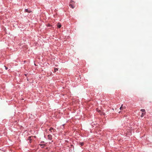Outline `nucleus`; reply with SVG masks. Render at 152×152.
Here are the masks:
<instances>
[{
	"label": "nucleus",
	"mask_w": 152,
	"mask_h": 152,
	"mask_svg": "<svg viewBox=\"0 0 152 152\" xmlns=\"http://www.w3.org/2000/svg\"><path fill=\"white\" fill-rule=\"evenodd\" d=\"M58 70V69H57V68H55L54 69V71L55 72H56Z\"/></svg>",
	"instance_id": "obj_12"
},
{
	"label": "nucleus",
	"mask_w": 152,
	"mask_h": 152,
	"mask_svg": "<svg viewBox=\"0 0 152 152\" xmlns=\"http://www.w3.org/2000/svg\"><path fill=\"white\" fill-rule=\"evenodd\" d=\"M32 137L31 136H30V137H28V139L29 140H31V137Z\"/></svg>",
	"instance_id": "obj_13"
},
{
	"label": "nucleus",
	"mask_w": 152,
	"mask_h": 152,
	"mask_svg": "<svg viewBox=\"0 0 152 152\" xmlns=\"http://www.w3.org/2000/svg\"><path fill=\"white\" fill-rule=\"evenodd\" d=\"M39 145L42 147V148H43L45 146V144H40Z\"/></svg>",
	"instance_id": "obj_8"
},
{
	"label": "nucleus",
	"mask_w": 152,
	"mask_h": 152,
	"mask_svg": "<svg viewBox=\"0 0 152 152\" xmlns=\"http://www.w3.org/2000/svg\"><path fill=\"white\" fill-rule=\"evenodd\" d=\"M5 67V69H8V68L7 67H6V66H4Z\"/></svg>",
	"instance_id": "obj_14"
},
{
	"label": "nucleus",
	"mask_w": 152,
	"mask_h": 152,
	"mask_svg": "<svg viewBox=\"0 0 152 152\" xmlns=\"http://www.w3.org/2000/svg\"><path fill=\"white\" fill-rule=\"evenodd\" d=\"M25 12H27L28 13H30L31 12L29 10H28V9H26L25 10Z\"/></svg>",
	"instance_id": "obj_7"
},
{
	"label": "nucleus",
	"mask_w": 152,
	"mask_h": 152,
	"mask_svg": "<svg viewBox=\"0 0 152 152\" xmlns=\"http://www.w3.org/2000/svg\"><path fill=\"white\" fill-rule=\"evenodd\" d=\"M48 138L50 140H51L52 139V136L50 134L48 135Z\"/></svg>",
	"instance_id": "obj_4"
},
{
	"label": "nucleus",
	"mask_w": 152,
	"mask_h": 152,
	"mask_svg": "<svg viewBox=\"0 0 152 152\" xmlns=\"http://www.w3.org/2000/svg\"><path fill=\"white\" fill-rule=\"evenodd\" d=\"M72 2H73V1L72 0H71V2H70L71 4H69V6L70 7H72V8H74L75 7V6L73 5V3L72 4Z\"/></svg>",
	"instance_id": "obj_1"
},
{
	"label": "nucleus",
	"mask_w": 152,
	"mask_h": 152,
	"mask_svg": "<svg viewBox=\"0 0 152 152\" xmlns=\"http://www.w3.org/2000/svg\"><path fill=\"white\" fill-rule=\"evenodd\" d=\"M125 107H123V104H122L121 107L120 108V109L121 110H122L124 109H125Z\"/></svg>",
	"instance_id": "obj_2"
},
{
	"label": "nucleus",
	"mask_w": 152,
	"mask_h": 152,
	"mask_svg": "<svg viewBox=\"0 0 152 152\" xmlns=\"http://www.w3.org/2000/svg\"><path fill=\"white\" fill-rule=\"evenodd\" d=\"M97 111H98L100 113L101 115H104V113L102 112L101 110H97Z\"/></svg>",
	"instance_id": "obj_5"
},
{
	"label": "nucleus",
	"mask_w": 152,
	"mask_h": 152,
	"mask_svg": "<svg viewBox=\"0 0 152 152\" xmlns=\"http://www.w3.org/2000/svg\"><path fill=\"white\" fill-rule=\"evenodd\" d=\"M145 114V112L144 113H142V114L141 115V117H143L144 116V115Z\"/></svg>",
	"instance_id": "obj_9"
},
{
	"label": "nucleus",
	"mask_w": 152,
	"mask_h": 152,
	"mask_svg": "<svg viewBox=\"0 0 152 152\" xmlns=\"http://www.w3.org/2000/svg\"><path fill=\"white\" fill-rule=\"evenodd\" d=\"M49 131L51 132H55V129H54L53 128H51L49 129Z\"/></svg>",
	"instance_id": "obj_3"
},
{
	"label": "nucleus",
	"mask_w": 152,
	"mask_h": 152,
	"mask_svg": "<svg viewBox=\"0 0 152 152\" xmlns=\"http://www.w3.org/2000/svg\"><path fill=\"white\" fill-rule=\"evenodd\" d=\"M61 25L60 23H58V25H57V26L58 28H61Z\"/></svg>",
	"instance_id": "obj_6"
},
{
	"label": "nucleus",
	"mask_w": 152,
	"mask_h": 152,
	"mask_svg": "<svg viewBox=\"0 0 152 152\" xmlns=\"http://www.w3.org/2000/svg\"><path fill=\"white\" fill-rule=\"evenodd\" d=\"M140 111L143 112H144V113L145 112V110L144 109H142L140 110Z\"/></svg>",
	"instance_id": "obj_10"
},
{
	"label": "nucleus",
	"mask_w": 152,
	"mask_h": 152,
	"mask_svg": "<svg viewBox=\"0 0 152 152\" xmlns=\"http://www.w3.org/2000/svg\"><path fill=\"white\" fill-rule=\"evenodd\" d=\"M79 144L81 146H83V142H80V143H79Z\"/></svg>",
	"instance_id": "obj_11"
}]
</instances>
